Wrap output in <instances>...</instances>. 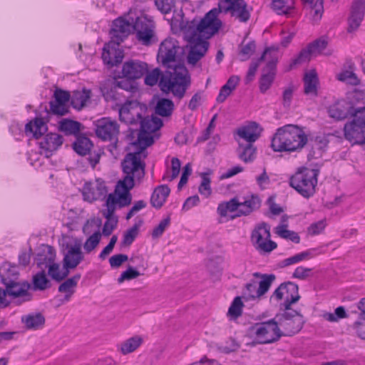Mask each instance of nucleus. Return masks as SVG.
Segmentation results:
<instances>
[{
  "instance_id": "obj_1",
  "label": "nucleus",
  "mask_w": 365,
  "mask_h": 365,
  "mask_svg": "<svg viewBox=\"0 0 365 365\" xmlns=\"http://www.w3.org/2000/svg\"><path fill=\"white\" fill-rule=\"evenodd\" d=\"M220 12L230 13L232 17L243 23L250 18V11L247 3L244 0H232L223 6L211 9L200 22L195 20L187 22L182 28V31L190 45L187 56L188 64L195 66L206 54L209 46L207 39L216 34L221 27L222 22L217 19Z\"/></svg>"
},
{
  "instance_id": "obj_2",
  "label": "nucleus",
  "mask_w": 365,
  "mask_h": 365,
  "mask_svg": "<svg viewBox=\"0 0 365 365\" xmlns=\"http://www.w3.org/2000/svg\"><path fill=\"white\" fill-rule=\"evenodd\" d=\"M145 83L153 86L159 81V86L165 93L172 92L173 94L181 99L185 96L186 90L190 84V77L187 69L184 65H175L172 71L163 74L161 71L156 68L152 71L145 73Z\"/></svg>"
},
{
  "instance_id": "obj_3",
  "label": "nucleus",
  "mask_w": 365,
  "mask_h": 365,
  "mask_svg": "<svg viewBox=\"0 0 365 365\" xmlns=\"http://www.w3.org/2000/svg\"><path fill=\"white\" fill-rule=\"evenodd\" d=\"M134 151L128 153L123 162L122 168L123 172L126 174L122 180H119L115 186L113 194L120 196L124 192V190L131 195L130 190L134 186V180H140L145 175V164L142 162V158L147 157L146 148H142L143 145L132 144Z\"/></svg>"
},
{
  "instance_id": "obj_4",
  "label": "nucleus",
  "mask_w": 365,
  "mask_h": 365,
  "mask_svg": "<svg viewBox=\"0 0 365 365\" xmlns=\"http://www.w3.org/2000/svg\"><path fill=\"white\" fill-rule=\"evenodd\" d=\"M307 141V135L302 128L288 124L277 130L272 138L271 147L275 152L299 151Z\"/></svg>"
},
{
  "instance_id": "obj_5",
  "label": "nucleus",
  "mask_w": 365,
  "mask_h": 365,
  "mask_svg": "<svg viewBox=\"0 0 365 365\" xmlns=\"http://www.w3.org/2000/svg\"><path fill=\"white\" fill-rule=\"evenodd\" d=\"M319 175V169L300 168L289 178V185L308 199L316 193Z\"/></svg>"
},
{
  "instance_id": "obj_6",
  "label": "nucleus",
  "mask_w": 365,
  "mask_h": 365,
  "mask_svg": "<svg viewBox=\"0 0 365 365\" xmlns=\"http://www.w3.org/2000/svg\"><path fill=\"white\" fill-rule=\"evenodd\" d=\"M124 190V192L121 193L120 196H118L113 193L108 195L106 201V209L102 211L103 217L107 219L102 231L104 236L110 235L117 225V220L113 218L114 212L117 206L119 207H124L131 203V195H129L126 190Z\"/></svg>"
},
{
  "instance_id": "obj_7",
  "label": "nucleus",
  "mask_w": 365,
  "mask_h": 365,
  "mask_svg": "<svg viewBox=\"0 0 365 365\" xmlns=\"http://www.w3.org/2000/svg\"><path fill=\"white\" fill-rule=\"evenodd\" d=\"M133 21V31L136 39L143 46H149L158 41L155 23L153 17L142 14Z\"/></svg>"
},
{
  "instance_id": "obj_8",
  "label": "nucleus",
  "mask_w": 365,
  "mask_h": 365,
  "mask_svg": "<svg viewBox=\"0 0 365 365\" xmlns=\"http://www.w3.org/2000/svg\"><path fill=\"white\" fill-rule=\"evenodd\" d=\"M345 123L344 133L346 140L353 144H365V106H361Z\"/></svg>"
},
{
  "instance_id": "obj_9",
  "label": "nucleus",
  "mask_w": 365,
  "mask_h": 365,
  "mask_svg": "<svg viewBox=\"0 0 365 365\" xmlns=\"http://www.w3.org/2000/svg\"><path fill=\"white\" fill-rule=\"evenodd\" d=\"M275 319L281 337L296 334L302 329L304 323L303 316L297 311L291 309L284 310L282 314L276 315Z\"/></svg>"
},
{
  "instance_id": "obj_10",
  "label": "nucleus",
  "mask_w": 365,
  "mask_h": 365,
  "mask_svg": "<svg viewBox=\"0 0 365 365\" xmlns=\"http://www.w3.org/2000/svg\"><path fill=\"white\" fill-rule=\"evenodd\" d=\"M138 123L140 128L138 133V139L133 145H143L142 148H147L154 143L152 133L162 127L163 121L160 118L154 115L150 116L146 113Z\"/></svg>"
},
{
  "instance_id": "obj_11",
  "label": "nucleus",
  "mask_w": 365,
  "mask_h": 365,
  "mask_svg": "<svg viewBox=\"0 0 365 365\" xmlns=\"http://www.w3.org/2000/svg\"><path fill=\"white\" fill-rule=\"evenodd\" d=\"M257 344H265L277 341L281 335L275 317L255 324L250 329Z\"/></svg>"
},
{
  "instance_id": "obj_12",
  "label": "nucleus",
  "mask_w": 365,
  "mask_h": 365,
  "mask_svg": "<svg viewBox=\"0 0 365 365\" xmlns=\"http://www.w3.org/2000/svg\"><path fill=\"white\" fill-rule=\"evenodd\" d=\"M270 227L265 222L257 225L251 234V242L260 253H268L274 250L277 245L272 241Z\"/></svg>"
},
{
  "instance_id": "obj_13",
  "label": "nucleus",
  "mask_w": 365,
  "mask_h": 365,
  "mask_svg": "<svg viewBox=\"0 0 365 365\" xmlns=\"http://www.w3.org/2000/svg\"><path fill=\"white\" fill-rule=\"evenodd\" d=\"M147 111L148 108L145 105L137 101L128 100L119 106V119L126 124L137 125Z\"/></svg>"
},
{
  "instance_id": "obj_14",
  "label": "nucleus",
  "mask_w": 365,
  "mask_h": 365,
  "mask_svg": "<svg viewBox=\"0 0 365 365\" xmlns=\"http://www.w3.org/2000/svg\"><path fill=\"white\" fill-rule=\"evenodd\" d=\"M182 52L178 41L172 37L166 38L160 44L157 59L163 66L171 68L176 62L178 54Z\"/></svg>"
},
{
  "instance_id": "obj_15",
  "label": "nucleus",
  "mask_w": 365,
  "mask_h": 365,
  "mask_svg": "<svg viewBox=\"0 0 365 365\" xmlns=\"http://www.w3.org/2000/svg\"><path fill=\"white\" fill-rule=\"evenodd\" d=\"M262 280L257 282L255 280L247 283L242 292V298L245 300H255L259 299L269 289L271 284L274 281V274H262Z\"/></svg>"
},
{
  "instance_id": "obj_16",
  "label": "nucleus",
  "mask_w": 365,
  "mask_h": 365,
  "mask_svg": "<svg viewBox=\"0 0 365 365\" xmlns=\"http://www.w3.org/2000/svg\"><path fill=\"white\" fill-rule=\"evenodd\" d=\"M272 298L277 301L284 300L281 307L284 310L291 309V305L297 302L300 299L299 287L292 282L281 284L273 292Z\"/></svg>"
},
{
  "instance_id": "obj_17",
  "label": "nucleus",
  "mask_w": 365,
  "mask_h": 365,
  "mask_svg": "<svg viewBox=\"0 0 365 365\" xmlns=\"http://www.w3.org/2000/svg\"><path fill=\"white\" fill-rule=\"evenodd\" d=\"M119 133L118 123L110 118H102L96 122V134L103 141H110L115 146Z\"/></svg>"
},
{
  "instance_id": "obj_18",
  "label": "nucleus",
  "mask_w": 365,
  "mask_h": 365,
  "mask_svg": "<svg viewBox=\"0 0 365 365\" xmlns=\"http://www.w3.org/2000/svg\"><path fill=\"white\" fill-rule=\"evenodd\" d=\"M361 106H355L346 99H339L327 107V113L330 118L336 120H343L352 116Z\"/></svg>"
},
{
  "instance_id": "obj_19",
  "label": "nucleus",
  "mask_w": 365,
  "mask_h": 365,
  "mask_svg": "<svg viewBox=\"0 0 365 365\" xmlns=\"http://www.w3.org/2000/svg\"><path fill=\"white\" fill-rule=\"evenodd\" d=\"M107 192L108 189L105 181L100 178L85 182L82 189L83 200L88 202H93L104 198Z\"/></svg>"
},
{
  "instance_id": "obj_20",
  "label": "nucleus",
  "mask_w": 365,
  "mask_h": 365,
  "mask_svg": "<svg viewBox=\"0 0 365 365\" xmlns=\"http://www.w3.org/2000/svg\"><path fill=\"white\" fill-rule=\"evenodd\" d=\"M63 255V266L68 270L76 268L84 259L81 242H76L73 245L67 244Z\"/></svg>"
},
{
  "instance_id": "obj_21",
  "label": "nucleus",
  "mask_w": 365,
  "mask_h": 365,
  "mask_svg": "<svg viewBox=\"0 0 365 365\" xmlns=\"http://www.w3.org/2000/svg\"><path fill=\"white\" fill-rule=\"evenodd\" d=\"M133 30V21L120 17L113 22V27L110 30L111 43L119 46L121 42L130 34Z\"/></svg>"
},
{
  "instance_id": "obj_22",
  "label": "nucleus",
  "mask_w": 365,
  "mask_h": 365,
  "mask_svg": "<svg viewBox=\"0 0 365 365\" xmlns=\"http://www.w3.org/2000/svg\"><path fill=\"white\" fill-rule=\"evenodd\" d=\"M327 46V41L325 39L319 38L314 41L313 43H310L307 48L303 49L296 58L293 59L289 70L292 69L293 66L297 64L309 61L312 56L322 53Z\"/></svg>"
},
{
  "instance_id": "obj_23",
  "label": "nucleus",
  "mask_w": 365,
  "mask_h": 365,
  "mask_svg": "<svg viewBox=\"0 0 365 365\" xmlns=\"http://www.w3.org/2000/svg\"><path fill=\"white\" fill-rule=\"evenodd\" d=\"M365 15V0H354L348 17L347 32L356 31L360 26Z\"/></svg>"
},
{
  "instance_id": "obj_24",
  "label": "nucleus",
  "mask_w": 365,
  "mask_h": 365,
  "mask_svg": "<svg viewBox=\"0 0 365 365\" xmlns=\"http://www.w3.org/2000/svg\"><path fill=\"white\" fill-rule=\"evenodd\" d=\"M277 52L274 53L268 60L266 66L262 71V76L259 79V89L262 93H265L272 86L275 74H276V65L277 63Z\"/></svg>"
},
{
  "instance_id": "obj_25",
  "label": "nucleus",
  "mask_w": 365,
  "mask_h": 365,
  "mask_svg": "<svg viewBox=\"0 0 365 365\" xmlns=\"http://www.w3.org/2000/svg\"><path fill=\"white\" fill-rule=\"evenodd\" d=\"M148 70V64L138 60L125 61L122 67L123 77L130 79L140 78Z\"/></svg>"
},
{
  "instance_id": "obj_26",
  "label": "nucleus",
  "mask_w": 365,
  "mask_h": 365,
  "mask_svg": "<svg viewBox=\"0 0 365 365\" xmlns=\"http://www.w3.org/2000/svg\"><path fill=\"white\" fill-rule=\"evenodd\" d=\"M63 137L58 133L47 134L39 143L40 148L44 151L46 157L52 155L63 144Z\"/></svg>"
},
{
  "instance_id": "obj_27",
  "label": "nucleus",
  "mask_w": 365,
  "mask_h": 365,
  "mask_svg": "<svg viewBox=\"0 0 365 365\" xmlns=\"http://www.w3.org/2000/svg\"><path fill=\"white\" fill-rule=\"evenodd\" d=\"M56 258V252L53 247L50 245H42L38 251L35 262L41 269L48 268L50 264H53Z\"/></svg>"
},
{
  "instance_id": "obj_28",
  "label": "nucleus",
  "mask_w": 365,
  "mask_h": 365,
  "mask_svg": "<svg viewBox=\"0 0 365 365\" xmlns=\"http://www.w3.org/2000/svg\"><path fill=\"white\" fill-rule=\"evenodd\" d=\"M4 285L7 294L14 299L29 296V289L31 284L26 281H19L18 279Z\"/></svg>"
},
{
  "instance_id": "obj_29",
  "label": "nucleus",
  "mask_w": 365,
  "mask_h": 365,
  "mask_svg": "<svg viewBox=\"0 0 365 365\" xmlns=\"http://www.w3.org/2000/svg\"><path fill=\"white\" fill-rule=\"evenodd\" d=\"M117 46L116 44L112 43L111 41L104 46L102 58L105 63L113 66L121 62L123 56L121 51L117 49Z\"/></svg>"
},
{
  "instance_id": "obj_30",
  "label": "nucleus",
  "mask_w": 365,
  "mask_h": 365,
  "mask_svg": "<svg viewBox=\"0 0 365 365\" xmlns=\"http://www.w3.org/2000/svg\"><path fill=\"white\" fill-rule=\"evenodd\" d=\"M312 23L319 21L324 13V0H302Z\"/></svg>"
},
{
  "instance_id": "obj_31",
  "label": "nucleus",
  "mask_w": 365,
  "mask_h": 365,
  "mask_svg": "<svg viewBox=\"0 0 365 365\" xmlns=\"http://www.w3.org/2000/svg\"><path fill=\"white\" fill-rule=\"evenodd\" d=\"M262 129L259 124L255 122H251L248 125L238 129L237 134L247 143H252L256 141L260 136Z\"/></svg>"
},
{
  "instance_id": "obj_32",
  "label": "nucleus",
  "mask_w": 365,
  "mask_h": 365,
  "mask_svg": "<svg viewBox=\"0 0 365 365\" xmlns=\"http://www.w3.org/2000/svg\"><path fill=\"white\" fill-rule=\"evenodd\" d=\"M240 209L238 210V214L232 216V219L240 216H247L259 208L261 205V200L257 195H252L248 199L245 200L242 202H240Z\"/></svg>"
},
{
  "instance_id": "obj_33",
  "label": "nucleus",
  "mask_w": 365,
  "mask_h": 365,
  "mask_svg": "<svg viewBox=\"0 0 365 365\" xmlns=\"http://www.w3.org/2000/svg\"><path fill=\"white\" fill-rule=\"evenodd\" d=\"M81 278L80 274H76L71 278L67 279L58 287V292L65 293V296L63 300H61V304L65 302H68L70 300L71 296L75 292V288L77 286V283Z\"/></svg>"
},
{
  "instance_id": "obj_34",
  "label": "nucleus",
  "mask_w": 365,
  "mask_h": 365,
  "mask_svg": "<svg viewBox=\"0 0 365 365\" xmlns=\"http://www.w3.org/2000/svg\"><path fill=\"white\" fill-rule=\"evenodd\" d=\"M101 92L106 101H115L118 99L117 90L118 89L115 78H108L101 83Z\"/></svg>"
},
{
  "instance_id": "obj_35",
  "label": "nucleus",
  "mask_w": 365,
  "mask_h": 365,
  "mask_svg": "<svg viewBox=\"0 0 365 365\" xmlns=\"http://www.w3.org/2000/svg\"><path fill=\"white\" fill-rule=\"evenodd\" d=\"M170 192V188L165 185L158 186L151 195V205L155 208H160L165 203Z\"/></svg>"
},
{
  "instance_id": "obj_36",
  "label": "nucleus",
  "mask_w": 365,
  "mask_h": 365,
  "mask_svg": "<svg viewBox=\"0 0 365 365\" xmlns=\"http://www.w3.org/2000/svg\"><path fill=\"white\" fill-rule=\"evenodd\" d=\"M354 63L350 62L349 64V69L343 70L339 73L336 76V79L339 81L344 82L354 86L360 85L361 80L354 73Z\"/></svg>"
},
{
  "instance_id": "obj_37",
  "label": "nucleus",
  "mask_w": 365,
  "mask_h": 365,
  "mask_svg": "<svg viewBox=\"0 0 365 365\" xmlns=\"http://www.w3.org/2000/svg\"><path fill=\"white\" fill-rule=\"evenodd\" d=\"M21 322L27 329L36 330L45 324V317L41 313L30 314L21 317Z\"/></svg>"
},
{
  "instance_id": "obj_38",
  "label": "nucleus",
  "mask_w": 365,
  "mask_h": 365,
  "mask_svg": "<svg viewBox=\"0 0 365 365\" xmlns=\"http://www.w3.org/2000/svg\"><path fill=\"white\" fill-rule=\"evenodd\" d=\"M276 52V49H274L272 48H267L264 50L262 56L259 58H258L256 61H252L251 63L245 78L246 83H248L251 81H252L260 63L264 60L268 61V60L270 59V57L273 55V53Z\"/></svg>"
},
{
  "instance_id": "obj_39",
  "label": "nucleus",
  "mask_w": 365,
  "mask_h": 365,
  "mask_svg": "<svg viewBox=\"0 0 365 365\" xmlns=\"http://www.w3.org/2000/svg\"><path fill=\"white\" fill-rule=\"evenodd\" d=\"M19 272L16 266L4 263L0 267L1 281L4 284L19 279Z\"/></svg>"
},
{
  "instance_id": "obj_40",
  "label": "nucleus",
  "mask_w": 365,
  "mask_h": 365,
  "mask_svg": "<svg viewBox=\"0 0 365 365\" xmlns=\"http://www.w3.org/2000/svg\"><path fill=\"white\" fill-rule=\"evenodd\" d=\"M304 93L313 96H317L318 78L315 71L307 73L304 77Z\"/></svg>"
},
{
  "instance_id": "obj_41",
  "label": "nucleus",
  "mask_w": 365,
  "mask_h": 365,
  "mask_svg": "<svg viewBox=\"0 0 365 365\" xmlns=\"http://www.w3.org/2000/svg\"><path fill=\"white\" fill-rule=\"evenodd\" d=\"M26 132H30L36 138H39L47 130V126L42 118H36L25 126Z\"/></svg>"
},
{
  "instance_id": "obj_42",
  "label": "nucleus",
  "mask_w": 365,
  "mask_h": 365,
  "mask_svg": "<svg viewBox=\"0 0 365 365\" xmlns=\"http://www.w3.org/2000/svg\"><path fill=\"white\" fill-rule=\"evenodd\" d=\"M143 338L140 336H134L120 344L118 350L122 354L126 355L135 351L143 343Z\"/></svg>"
},
{
  "instance_id": "obj_43",
  "label": "nucleus",
  "mask_w": 365,
  "mask_h": 365,
  "mask_svg": "<svg viewBox=\"0 0 365 365\" xmlns=\"http://www.w3.org/2000/svg\"><path fill=\"white\" fill-rule=\"evenodd\" d=\"M91 96V90L83 89L81 91H76L71 97V104L73 108L81 110L86 105Z\"/></svg>"
},
{
  "instance_id": "obj_44",
  "label": "nucleus",
  "mask_w": 365,
  "mask_h": 365,
  "mask_svg": "<svg viewBox=\"0 0 365 365\" xmlns=\"http://www.w3.org/2000/svg\"><path fill=\"white\" fill-rule=\"evenodd\" d=\"M239 158L245 163L253 161L256 157V148L252 143H247L243 145L240 144L238 148Z\"/></svg>"
},
{
  "instance_id": "obj_45",
  "label": "nucleus",
  "mask_w": 365,
  "mask_h": 365,
  "mask_svg": "<svg viewBox=\"0 0 365 365\" xmlns=\"http://www.w3.org/2000/svg\"><path fill=\"white\" fill-rule=\"evenodd\" d=\"M32 284L34 290L42 291L51 287L50 280L48 279L44 269H41L33 276Z\"/></svg>"
},
{
  "instance_id": "obj_46",
  "label": "nucleus",
  "mask_w": 365,
  "mask_h": 365,
  "mask_svg": "<svg viewBox=\"0 0 365 365\" xmlns=\"http://www.w3.org/2000/svg\"><path fill=\"white\" fill-rule=\"evenodd\" d=\"M240 206V202L236 197H234L227 202L219 204L217 212L221 217L227 216L228 212H232L237 211V214H238Z\"/></svg>"
},
{
  "instance_id": "obj_47",
  "label": "nucleus",
  "mask_w": 365,
  "mask_h": 365,
  "mask_svg": "<svg viewBox=\"0 0 365 365\" xmlns=\"http://www.w3.org/2000/svg\"><path fill=\"white\" fill-rule=\"evenodd\" d=\"M48 269V275L56 282L62 281L69 274V270L63 266V268L61 269L60 264L58 263L54 262L50 264Z\"/></svg>"
},
{
  "instance_id": "obj_48",
  "label": "nucleus",
  "mask_w": 365,
  "mask_h": 365,
  "mask_svg": "<svg viewBox=\"0 0 365 365\" xmlns=\"http://www.w3.org/2000/svg\"><path fill=\"white\" fill-rule=\"evenodd\" d=\"M93 144L90 139L85 136L78 138L76 141L73 144V150L81 155L88 154Z\"/></svg>"
},
{
  "instance_id": "obj_49",
  "label": "nucleus",
  "mask_w": 365,
  "mask_h": 365,
  "mask_svg": "<svg viewBox=\"0 0 365 365\" xmlns=\"http://www.w3.org/2000/svg\"><path fill=\"white\" fill-rule=\"evenodd\" d=\"M81 124L77 121L64 119L61 121L59 128L66 135H76L79 133Z\"/></svg>"
},
{
  "instance_id": "obj_50",
  "label": "nucleus",
  "mask_w": 365,
  "mask_h": 365,
  "mask_svg": "<svg viewBox=\"0 0 365 365\" xmlns=\"http://www.w3.org/2000/svg\"><path fill=\"white\" fill-rule=\"evenodd\" d=\"M173 103L171 100L167 98L160 99L155 107V112L161 116H168L171 114L173 109Z\"/></svg>"
},
{
  "instance_id": "obj_51",
  "label": "nucleus",
  "mask_w": 365,
  "mask_h": 365,
  "mask_svg": "<svg viewBox=\"0 0 365 365\" xmlns=\"http://www.w3.org/2000/svg\"><path fill=\"white\" fill-rule=\"evenodd\" d=\"M275 230L276 234L282 238L290 240L295 243H299L300 241V237L298 234L294 231L287 230V225H279Z\"/></svg>"
},
{
  "instance_id": "obj_52",
  "label": "nucleus",
  "mask_w": 365,
  "mask_h": 365,
  "mask_svg": "<svg viewBox=\"0 0 365 365\" xmlns=\"http://www.w3.org/2000/svg\"><path fill=\"white\" fill-rule=\"evenodd\" d=\"M242 299L241 297H236L232 302L227 312L231 319H235L242 315L244 306Z\"/></svg>"
},
{
  "instance_id": "obj_53",
  "label": "nucleus",
  "mask_w": 365,
  "mask_h": 365,
  "mask_svg": "<svg viewBox=\"0 0 365 365\" xmlns=\"http://www.w3.org/2000/svg\"><path fill=\"white\" fill-rule=\"evenodd\" d=\"M272 9L277 14H287L292 9V6L289 4V0H272Z\"/></svg>"
},
{
  "instance_id": "obj_54",
  "label": "nucleus",
  "mask_w": 365,
  "mask_h": 365,
  "mask_svg": "<svg viewBox=\"0 0 365 365\" xmlns=\"http://www.w3.org/2000/svg\"><path fill=\"white\" fill-rule=\"evenodd\" d=\"M101 237L100 232L96 231L86 240L83 248L86 253H90L95 250L100 242Z\"/></svg>"
},
{
  "instance_id": "obj_55",
  "label": "nucleus",
  "mask_w": 365,
  "mask_h": 365,
  "mask_svg": "<svg viewBox=\"0 0 365 365\" xmlns=\"http://www.w3.org/2000/svg\"><path fill=\"white\" fill-rule=\"evenodd\" d=\"M202 182L199 186L198 191L205 197H208L211 193L212 190L210 187V178L208 177V174L202 173L201 174Z\"/></svg>"
},
{
  "instance_id": "obj_56",
  "label": "nucleus",
  "mask_w": 365,
  "mask_h": 365,
  "mask_svg": "<svg viewBox=\"0 0 365 365\" xmlns=\"http://www.w3.org/2000/svg\"><path fill=\"white\" fill-rule=\"evenodd\" d=\"M134 80L135 79H130L125 77L119 79L115 78V83L118 88L133 93L137 90V87L133 82Z\"/></svg>"
},
{
  "instance_id": "obj_57",
  "label": "nucleus",
  "mask_w": 365,
  "mask_h": 365,
  "mask_svg": "<svg viewBox=\"0 0 365 365\" xmlns=\"http://www.w3.org/2000/svg\"><path fill=\"white\" fill-rule=\"evenodd\" d=\"M323 317L329 322H335L340 319L346 318L348 316L344 307H339L335 309L334 313H325Z\"/></svg>"
},
{
  "instance_id": "obj_58",
  "label": "nucleus",
  "mask_w": 365,
  "mask_h": 365,
  "mask_svg": "<svg viewBox=\"0 0 365 365\" xmlns=\"http://www.w3.org/2000/svg\"><path fill=\"white\" fill-rule=\"evenodd\" d=\"M347 101L353 103L355 106L358 104L364 103L365 102V92L363 91L354 89L353 91L347 94Z\"/></svg>"
},
{
  "instance_id": "obj_59",
  "label": "nucleus",
  "mask_w": 365,
  "mask_h": 365,
  "mask_svg": "<svg viewBox=\"0 0 365 365\" xmlns=\"http://www.w3.org/2000/svg\"><path fill=\"white\" fill-rule=\"evenodd\" d=\"M256 44L254 41H249L247 43L242 45L240 54L242 56V61L247 60L255 51Z\"/></svg>"
},
{
  "instance_id": "obj_60",
  "label": "nucleus",
  "mask_w": 365,
  "mask_h": 365,
  "mask_svg": "<svg viewBox=\"0 0 365 365\" xmlns=\"http://www.w3.org/2000/svg\"><path fill=\"white\" fill-rule=\"evenodd\" d=\"M138 234V227L137 225L133 226L131 228L128 230L123 235L122 240V245L123 246H130L136 238Z\"/></svg>"
},
{
  "instance_id": "obj_61",
  "label": "nucleus",
  "mask_w": 365,
  "mask_h": 365,
  "mask_svg": "<svg viewBox=\"0 0 365 365\" xmlns=\"http://www.w3.org/2000/svg\"><path fill=\"white\" fill-rule=\"evenodd\" d=\"M50 110L53 114L64 115L68 112L67 104L55 101L50 102Z\"/></svg>"
},
{
  "instance_id": "obj_62",
  "label": "nucleus",
  "mask_w": 365,
  "mask_h": 365,
  "mask_svg": "<svg viewBox=\"0 0 365 365\" xmlns=\"http://www.w3.org/2000/svg\"><path fill=\"white\" fill-rule=\"evenodd\" d=\"M353 328L357 336L365 340V318L363 317L362 312L359 314V320L354 323Z\"/></svg>"
},
{
  "instance_id": "obj_63",
  "label": "nucleus",
  "mask_w": 365,
  "mask_h": 365,
  "mask_svg": "<svg viewBox=\"0 0 365 365\" xmlns=\"http://www.w3.org/2000/svg\"><path fill=\"white\" fill-rule=\"evenodd\" d=\"M175 0H155L158 9L163 14H168L175 6Z\"/></svg>"
},
{
  "instance_id": "obj_64",
  "label": "nucleus",
  "mask_w": 365,
  "mask_h": 365,
  "mask_svg": "<svg viewBox=\"0 0 365 365\" xmlns=\"http://www.w3.org/2000/svg\"><path fill=\"white\" fill-rule=\"evenodd\" d=\"M170 224V217H167L165 219L162 220L158 226H156L152 232V236L153 238H158L160 237L165 229L168 227Z\"/></svg>"
}]
</instances>
